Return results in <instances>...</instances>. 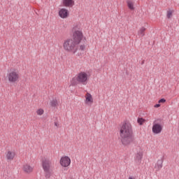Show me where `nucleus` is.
Segmentation results:
<instances>
[{"label": "nucleus", "mask_w": 179, "mask_h": 179, "mask_svg": "<svg viewBox=\"0 0 179 179\" xmlns=\"http://www.w3.org/2000/svg\"><path fill=\"white\" fill-rule=\"evenodd\" d=\"M120 142L124 146H128L135 141L134 131L132 130V124L129 122H123L120 130Z\"/></svg>", "instance_id": "f257e3e1"}, {"label": "nucleus", "mask_w": 179, "mask_h": 179, "mask_svg": "<svg viewBox=\"0 0 179 179\" xmlns=\"http://www.w3.org/2000/svg\"><path fill=\"white\" fill-rule=\"evenodd\" d=\"M78 45L72 38H69L64 41L63 43V48L66 52H71V54H76L78 52Z\"/></svg>", "instance_id": "f03ea898"}, {"label": "nucleus", "mask_w": 179, "mask_h": 179, "mask_svg": "<svg viewBox=\"0 0 179 179\" xmlns=\"http://www.w3.org/2000/svg\"><path fill=\"white\" fill-rule=\"evenodd\" d=\"M73 38L71 39L79 45L80 41H82V39L83 38V33L82 31L77 30L76 27L73 29Z\"/></svg>", "instance_id": "7ed1b4c3"}, {"label": "nucleus", "mask_w": 179, "mask_h": 179, "mask_svg": "<svg viewBox=\"0 0 179 179\" xmlns=\"http://www.w3.org/2000/svg\"><path fill=\"white\" fill-rule=\"evenodd\" d=\"M78 78V83L81 85H87V82L89 80V76L85 71H81L78 74L76 75Z\"/></svg>", "instance_id": "20e7f679"}, {"label": "nucleus", "mask_w": 179, "mask_h": 179, "mask_svg": "<svg viewBox=\"0 0 179 179\" xmlns=\"http://www.w3.org/2000/svg\"><path fill=\"white\" fill-rule=\"evenodd\" d=\"M8 81L11 83H15L19 80V73L16 71H11L7 74Z\"/></svg>", "instance_id": "39448f33"}, {"label": "nucleus", "mask_w": 179, "mask_h": 179, "mask_svg": "<svg viewBox=\"0 0 179 179\" xmlns=\"http://www.w3.org/2000/svg\"><path fill=\"white\" fill-rule=\"evenodd\" d=\"M162 131H163V126L159 123H156V122H154L152 125L153 134H160Z\"/></svg>", "instance_id": "423d86ee"}, {"label": "nucleus", "mask_w": 179, "mask_h": 179, "mask_svg": "<svg viewBox=\"0 0 179 179\" xmlns=\"http://www.w3.org/2000/svg\"><path fill=\"white\" fill-rule=\"evenodd\" d=\"M52 164V162L50 159L45 158L42 160V166L43 170H50V169H51Z\"/></svg>", "instance_id": "0eeeda50"}, {"label": "nucleus", "mask_w": 179, "mask_h": 179, "mask_svg": "<svg viewBox=\"0 0 179 179\" xmlns=\"http://www.w3.org/2000/svg\"><path fill=\"white\" fill-rule=\"evenodd\" d=\"M60 164L62 167H68L71 164V158L69 157H64L60 159Z\"/></svg>", "instance_id": "6e6552de"}, {"label": "nucleus", "mask_w": 179, "mask_h": 179, "mask_svg": "<svg viewBox=\"0 0 179 179\" xmlns=\"http://www.w3.org/2000/svg\"><path fill=\"white\" fill-rule=\"evenodd\" d=\"M143 157V151L142 150H140L135 156V162L137 163V164H141L142 162V159Z\"/></svg>", "instance_id": "1a4fd4ad"}, {"label": "nucleus", "mask_w": 179, "mask_h": 179, "mask_svg": "<svg viewBox=\"0 0 179 179\" xmlns=\"http://www.w3.org/2000/svg\"><path fill=\"white\" fill-rule=\"evenodd\" d=\"M59 16H60L62 19H66V17L69 16V12L66 8H62L59 11Z\"/></svg>", "instance_id": "9d476101"}, {"label": "nucleus", "mask_w": 179, "mask_h": 179, "mask_svg": "<svg viewBox=\"0 0 179 179\" xmlns=\"http://www.w3.org/2000/svg\"><path fill=\"white\" fill-rule=\"evenodd\" d=\"M15 156H16V152H15L14 151L8 150L6 153V157L7 160H8L9 162H12V160L15 159Z\"/></svg>", "instance_id": "9b49d317"}, {"label": "nucleus", "mask_w": 179, "mask_h": 179, "mask_svg": "<svg viewBox=\"0 0 179 179\" xmlns=\"http://www.w3.org/2000/svg\"><path fill=\"white\" fill-rule=\"evenodd\" d=\"M63 5L67 8H72L75 5L73 0H63Z\"/></svg>", "instance_id": "f8f14e48"}, {"label": "nucleus", "mask_w": 179, "mask_h": 179, "mask_svg": "<svg viewBox=\"0 0 179 179\" xmlns=\"http://www.w3.org/2000/svg\"><path fill=\"white\" fill-rule=\"evenodd\" d=\"M23 171L27 173V174H30L33 171V167H31L30 165L26 164L22 167Z\"/></svg>", "instance_id": "ddd939ff"}, {"label": "nucleus", "mask_w": 179, "mask_h": 179, "mask_svg": "<svg viewBox=\"0 0 179 179\" xmlns=\"http://www.w3.org/2000/svg\"><path fill=\"white\" fill-rule=\"evenodd\" d=\"M163 158L157 161V164H155V169H157V171H159V170H161L163 167Z\"/></svg>", "instance_id": "4468645a"}, {"label": "nucleus", "mask_w": 179, "mask_h": 179, "mask_svg": "<svg viewBox=\"0 0 179 179\" xmlns=\"http://www.w3.org/2000/svg\"><path fill=\"white\" fill-rule=\"evenodd\" d=\"M145 31H146V28H145V27H142L138 31V36H139V37H143L145 36Z\"/></svg>", "instance_id": "2eb2a0df"}, {"label": "nucleus", "mask_w": 179, "mask_h": 179, "mask_svg": "<svg viewBox=\"0 0 179 179\" xmlns=\"http://www.w3.org/2000/svg\"><path fill=\"white\" fill-rule=\"evenodd\" d=\"M79 83L78 80V76H76L75 78H73L71 81V86H76Z\"/></svg>", "instance_id": "dca6fc26"}, {"label": "nucleus", "mask_w": 179, "mask_h": 179, "mask_svg": "<svg viewBox=\"0 0 179 179\" xmlns=\"http://www.w3.org/2000/svg\"><path fill=\"white\" fill-rule=\"evenodd\" d=\"M86 101L87 103H93V97L92 96V94L87 93L86 94Z\"/></svg>", "instance_id": "f3484780"}, {"label": "nucleus", "mask_w": 179, "mask_h": 179, "mask_svg": "<svg viewBox=\"0 0 179 179\" xmlns=\"http://www.w3.org/2000/svg\"><path fill=\"white\" fill-rule=\"evenodd\" d=\"M127 6L131 10H134V9H135L134 7V3L131 1H127Z\"/></svg>", "instance_id": "a211bd4d"}, {"label": "nucleus", "mask_w": 179, "mask_h": 179, "mask_svg": "<svg viewBox=\"0 0 179 179\" xmlns=\"http://www.w3.org/2000/svg\"><path fill=\"white\" fill-rule=\"evenodd\" d=\"M44 171L45 178H50L51 177V172L50 171V169L44 170Z\"/></svg>", "instance_id": "6ab92c4d"}, {"label": "nucleus", "mask_w": 179, "mask_h": 179, "mask_svg": "<svg viewBox=\"0 0 179 179\" xmlns=\"http://www.w3.org/2000/svg\"><path fill=\"white\" fill-rule=\"evenodd\" d=\"M50 104L51 107H57L58 102L57 101V99H53L50 102Z\"/></svg>", "instance_id": "aec40b11"}, {"label": "nucleus", "mask_w": 179, "mask_h": 179, "mask_svg": "<svg viewBox=\"0 0 179 179\" xmlns=\"http://www.w3.org/2000/svg\"><path fill=\"white\" fill-rule=\"evenodd\" d=\"M36 114L37 115H43V114H44V110H43L42 108L37 110Z\"/></svg>", "instance_id": "412c9836"}, {"label": "nucleus", "mask_w": 179, "mask_h": 179, "mask_svg": "<svg viewBox=\"0 0 179 179\" xmlns=\"http://www.w3.org/2000/svg\"><path fill=\"white\" fill-rule=\"evenodd\" d=\"M137 122L140 124L142 125L143 124V122H145V119L142 118V117H138L137 120Z\"/></svg>", "instance_id": "4be33fe9"}, {"label": "nucleus", "mask_w": 179, "mask_h": 179, "mask_svg": "<svg viewBox=\"0 0 179 179\" xmlns=\"http://www.w3.org/2000/svg\"><path fill=\"white\" fill-rule=\"evenodd\" d=\"M166 16H167L168 19H170V17H171V16H173V11L168 10Z\"/></svg>", "instance_id": "5701e85b"}, {"label": "nucleus", "mask_w": 179, "mask_h": 179, "mask_svg": "<svg viewBox=\"0 0 179 179\" xmlns=\"http://www.w3.org/2000/svg\"><path fill=\"white\" fill-rule=\"evenodd\" d=\"M85 48H86L85 45H80V50H81V51H85Z\"/></svg>", "instance_id": "b1692460"}, {"label": "nucleus", "mask_w": 179, "mask_h": 179, "mask_svg": "<svg viewBox=\"0 0 179 179\" xmlns=\"http://www.w3.org/2000/svg\"><path fill=\"white\" fill-rule=\"evenodd\" d=\"M158 103H166V99H161L159 100Z\"/></svg>", "instance_id": "393cba45"}, {"label": "nucleus", "mask_w": 179, "mask_h": 179, "mask_svg": "<svg viewBox=\"0 0 179 179\" xmlns=\"http://www.w3.org/2000/svg\"><path fill=\"white\" fill-rule=\"evenodd\" d=\"M155 108H159V107H160V104L159 103H157L154 106Z\"/></svg>", "instance_id": "a878e982"}, {"label": "nucleus", "mask_w": 179, "mask_h": 179, "mask_svg": "<svg viewBox=\"0 0 179 179\" xmlns=\"http://www.w3.org/2000/svg\"><path fill=\"white\" fill-rule=\"evenodd\" d=\"M55 127H59V124H58L57 122H55Z\"/></svg>", "instance_id": "bb28decb"}, {"label": "nucleus", "mask_w": 179, "mask_h": 179, "mask_svg": "<svg viewBox=\"0 0 179 179\" xmlns=\"http://www.w3.org/2000/svg\"><path fill=\"white\" fill-rule=\"evenodd\" d=\"M129 179H135V178L131 177V176H129Z\"/></svg>", "instance_id": "cd10ccee"}, {"label": "nucleus", "mask_w": 179, "mask_h": 179, "mask_svg": "<svg viewBox=\"0 0 179 179\" xmlns=\"http://www.w3.org/2000/svg\"><path fill=\"white\" fill-rule=\"evenodd\" d=\"M142 64H143V63Z\"/></svg>", "instance_id": "c85d7f7f"}]
</instances>
